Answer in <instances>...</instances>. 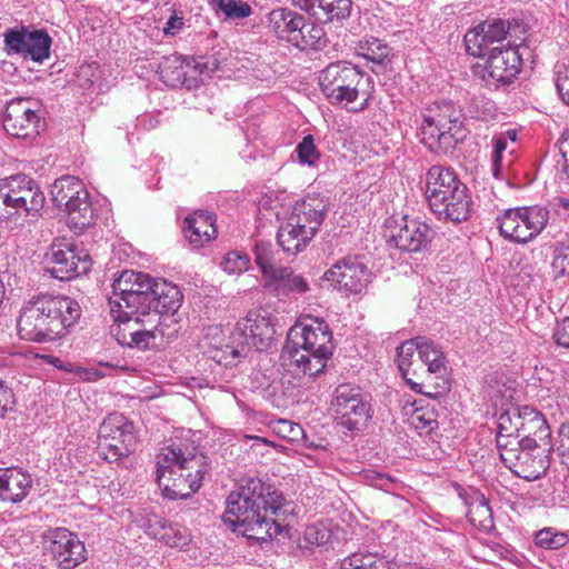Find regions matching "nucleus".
Here are the masks:
<instances>
[{
	"mask_svg": "<svg viewBox=\"0 0 569 569\" xmlns=\"http://www.w3.org/2000/svg\"><path fill=\"white\" fill-rule=\"evenodd\" d=\"M418 358L427 366L429 373H441L446 370L442 350L426 337H418Z\"/></svg>",
	"mask_w": 569,
	"mask_h": 569,
	"instance_id": "37",
	"label": "nucleus"
},
{
	"mask_svg": "<svg viewBox=\"0 0 569 569\" xmlns=\"http://www.w3.org/2000/svg\"><path fill=\"white\" fill-rule=\"evenodd\" d=\"M551 273L555 280H569V237L553 249Z\"/></svg>",
	"mask_w": 569,
	"mask_h": 569,
	"instance_id": "45",
	"label": "nucleus"
},
{
	"mask_svg": "<svg viewBox=\"0 0 569 569\" xmlns=\"http://www.w3.org/2000/svg\"><path fill=\"white\" fill-rule=\"evenodd\" d=\"M522 407L512 406L500 413L497 426V448L499 452L512 447L520 445V431L523 425H521Z\"/></svg>",
	"mask_w": 569,
	"mask_h": 569,
	"instance_id": "30",
	"label": "nucleus"
},
{
	"mask_svg": "<svg viewBox=\"0 0 569 569\" xmlns=\"http://www.w3.org/2000/svg\"><path fill=\"white\" fill-rule=\"evenodd\" d=\"M254 260L262 276L269 281L281 266L276 264L274 252L270 242H257L254 244Z\"/></svg>",
	"mask_w": 569,
	"mask_h": 569,
	"instance_id": "42",
	"label": "nucleus"
},
{
	"mask_svg": "<svg viewBox=\"0 0 569 569\" xmlns=\"http://www.w3.org/2000/svg\"><path fill=\"white\" fill-rule=\"evenodd\" d=\"M418 352V337L406 340L397 348V362L398 368L403 378L410 373V368L413 365V357Z\"/></svg>",
	"mask_w": 569,
	"mask_h": 569,
	"instance_id": "48",
	"label": "nucleus"
},
{
	"mask_svg": "<svg viewBox=\"0 0 569 569\" xmlns=\"http://www.w3.org/2000/svg\"><path fill=\"white\" fill-rule=\"evenodd\" d=\"M46 202L38 183L26 174L0 180V221L10 228L36 221Z\"/></svg>",
	"mask_w": 569,
	"mask_h": 569,
	"instance_id": "7",
	"label": "nucleus"
},
{
	"mask_svg": "<svg viewBox=\"0 0 569 569\" xmlns=\"http://www.w3.org/2000/svg\"><path fill=\"white\" fill-rule=\"evenodd\" d=\"M555 84L561 101L569 106V63L556 64Z\"/></svg>",
	"mask_w": 569,
	"mask_h": 569,
	"instance_id": "50",
	"label": "nucleus"
},
{
	"mask_svg": "<svg viewBox=\"0 0 569 569\" xmlns=\"http://www.w3.org/2000/svg\"><path fill=\"white\" fill-rule=\"evenodd\" d=\"M326 213L327 204L322 199L307 197L295 206L288 220L305 232V238H313Z\"/></svg>",
	"mask_w": 569,
	"mask_h": 569,
	"instance_id": "26",
	"label": "nucleus"
},
{
	"mask_svg": "<svg viewBox=\"0 0 569 569\" xmlns=\"http://www.w3.org/2000/svg\"><path fill=\"white\" fill-rule=\"evenodd\" d=\"M462 113L450 101L435 102L420 126L421 142L433 153H447L462 138Z\"/></svg>",
	"mask_w": 569,
	"mask_h": 569,
	"instance_id": "9",
	"label": "nucleus"
},
{
	"mask_svg": "<svg viewBox=\"0 0 569 569\" xmlns=\"http://www.w3.org/2000/svg\"><path fill=\"white\" fill-rule=\"evenodd\" d=\"M521 431L519 440L530 439L537 445L550 447L551 432L543 415L536 409L523 406L521 416Z\"/></svg>",
	"mask_w": 569,
	"mask_h": 569,
	"instance_id": "31",
	"label": "nucleus"
},
{
	"mask_svg": "<svg viewBox=\"0 0 569 569\" xmlns=\"http://www.w3.org/2000/svg\"><path fill=\"white\" fill-rule=\"evenodd\" d=\"M511 23L502 19L487 20L468 31L465 36L467 52L473 57H485L487 51L498 46L511 36Z\"/></svg>",
	"mask_w": 569,
	"mask_h": 569,
	"instance_id": "20",
	"label": "nucleus"
},
{
	"mask_svg": "<svg viewBox=\"0 0 569 569\" xmlns=\"http://www.w3.org/2000/svg\"><path fill=\"white\" fill-rule=\"evenodd\" d=\"M403 379L406 380L407 385L410 387L411 390L418 393H423L422 383L413 381L411 378H409V375H407V377Z\"/></svg>",
	"mask_w": 569,
	"mask_h": 569,
	"instance_id": "63",
	"label": "nucleus"
},
{
	"mask_svg": "<svg viewBox=\"0 0 569 569\" xmlns=\"http://www.w3.org/2000/svg\"><path fill=\"white\" fill-rule=\"evenodd\" d=\"M114 325L111 335L123 347L147 350L160 346L164 340L176 336L179 330L178 320L166 318L170 323L161 322L157 312L122 311L111 312Z\"/></svg>",
	"mask_w": 569,
	"mask_h": 569,
	"instance_id": "5",
	"label": "nucleus"
},
{
	"mask_svg": "<svg viewBox=\"0 0 569 569\" xmlns=\"http://www.w3.org/2000/svg\"><path fill=\"white\" fill-rule=\"evenodd\" d=\"M367 479L370 481L371 486L380 488L385 491H388L393 483V480L388 475H383L377 471H368Z\"/></svg>",
	"mask_w": 569,
	"mask_h": 569,
	"instance_id": "54",
	"label": "nucleus"
},
{
	"mask_svg": "<svg viewBox=\"0 0 569 569\" xmlns=\"http://www.w3.org/2000/svg\"><path fill=\"white\" fill-rule=\"evenodd\" d=\"M81 316L79 303L67 296L39 293L23 302L17 318L18 336L29 342L63 338Z\"/></svg>",
	"mask_w": 569,
	"mask_h": 569,
	"instance_id": "2",
	"label": "nucleus"
},
{
	"mask_svg": "<svg viewBox=\"0 0 569 569\" xmlns=\"http://www.w3.org/2000/svg\"><path fill=\"white\" fill-rule=\"evenodd\" d=\"M13 405L14 399H0V418H3L12 409Z\"/></svg>",
	"mask_w": 569,
	"mask_h": 569,
	"instance_id": "61",
	"label": "nucleus"
},
{
	"mask_svg": "<svg viewBox=\"0 0 569 569\" xmlns=\"http://www.w3.org/2000/svg\"><path fill=\"white\" fill-rule=\"evenodd\" d=\"M47 271L61 281L71 280L87 273L91 268L90 256L83 250L53 244L48 257Z\"/></svg>",
	"mask_w": 569,
	"mask_h": 569,
	"instance_id": "21",
	"label": "nucleus"
},
{
	"mask_svg": "<svg viewBox=\"0 0 569 569\" xmlns=\"http://www.w3.org/2000/svg\"><path fill=\"white\" fill-rule=\"evenodd\" d=\"M485 63L483 80L489 86H505L513 81L520 72L522 64V54L520 46L511 44L498 46L487 51Z\"/></svg>",
	"mask_w": 569,
	"mask_h": 569,
	"instance_id": "17",
	"label": "nucleus"
},
{
	"mask_svg": "<svg viewBox=\"0 0 569 569\" xmlns=\"http://www.w3.org/2000/svg\"><path fill=\"white\" fill-rule=\"evenodd\" d=\"M312 238H305V232L297 228L291 221L287 219L282 223L277 233V240L283 251L289 253H298L302 251Z\"/></svg>",
	"mask_w": 569,
	"mask_h": 569,
	"instance_id": "38",
	"label": "nucleus"
},
{
	"mask_svg": "<svg viewBox=\"0 0 569 569\" xmlns=\"http://www.w3.org/2000/svg\"><path fill=\"white\" fill-rule=\"evenodd\" d=\"M409 422L420 433L426 435L438 428L437 413L429 405L416 407L409 417Z\"/></svg>",
	"mask_w": 569,
	"mask_h": 569,
	"instance_id": "44",
	"label": "nucleus"
},
{
	"mask_svg": "<svg viewBox=\"0 0 569 569\" xmlns=\"http://www.w3.org/2000/svg\"><path fill=\"white\" fill-rule=\"evenodd\" d=\"M32 488V478L20 468L0 469V500L18 503L22 501Z\"/></svg>",
	"mask_w": 569,
	"mask_h": 569,
	"instance_id": "28",
	"label": "nucleus"
},
{
	"mask_svg": "<svg viewBox=\"0 0 569 569\" xmlns=\"http://www.w3.org/2000/svg\"><path fill=\"white\" fill-rule=\"evenodd\" d=\"M552 338L558 346L569 349V317L556 326Z\"/></svg>",
	"mask_w": 569,
	"mask_h": 569,
	"instance_id": "53",
	"label": "nucleus"
},
{
	"mask_svg": "<svg viewBox=\"0 0 569 569\" xmlns=\"http://www.w3.org/2000/svg\"><path fill=\"white\" fill-rule=\"evenodd\" d=\"M507 148V141L505 138H497L495 140V146H493V150L496 151V153L498 152H502L506 150Z\"/></svg>",
	"mask_w": 569,
	"mask_h": 569,
	"instance_id": "64",
	"label": "nucleus"
},
{
	"mask_svg": "<svg viewBox=\"0 0 569 569\" xmlns=\"http://www.w3.org/2000/svg\"><path fill=\"white\" fill-rule=\"evenodd\" d=\"M157 481L171 500L187 499L199 490L208 471L207 458L194 447L171 441L156 456Z\"/></svg>",
	"mask_w": 569,
	"mask_h": 569,
	"instance_id": "4",
	"label": "nucleus"
},
{
	"mask_svg": "<svg viewBox=\"0 0 569 569\" xmlns=\"http://www.w3.org/2000/svg\"><path fill=\"white\" fill-rule=\"evenodd\" d=\"M548 220L549 211L540 206L507 209L497 219L500 234L518 243H526L540 234Z\"/></svg>",
	"mask_w": 569,
	"mask_h": 569,
	"instance_id": "14",
	"label": "nucleus"
},
{
	"mask_svg": "<svg viewBox=\"0 0 569 569\" xmlns=\"http://www.w3.org/2000/svg\"><path fill=\"white\" fill-rule=\"evenodd\" d=\"M290 505L282 493L260 479L250 478L231 491L222 520L233 532L267 542L289 527Z\"/></svg>",
	"mask_w": 569,
	"mask_h": 569,
	"instance_id": "1",
	"label": "nucleus"
},
{
	"mask_svg": "<svg viewBox=\"0 0 569 569\" xmlns=\"http://www.w3.org/2000/svg\"><path fill=\"white\" fill-rule=\"evenodd\" d=\"M276 333L270 319L258 313L249 312L239 320L228 337L224 345H212L209 356L216 362L224 366L233 365L239 357H246L253 349L256 351L268 350Z\"/></svg>",
	"mask_w": 569,
	"mask_h": 569,
	"instance_id": "8",
	"label": "nucleus"
},
{
	"mask_svg": "<svg viewBox=\"0 0 569 569\" xmlns=\"http://www.w3.org/2000/svg\"><path fill=\"white\" fill-rule=\"evenodd\" d=\"M137 432L124 415L112 412L99 427L98 453L108 462H117L136 450Z\"/></svg>",
	"mask_w": 569,
	"mask_h": 569,
	"instance_id": "11",
	"label": "nucleus"
},
{
	"mask_svg": "<svg viewBox=\"0 0 569 569\" xmlns=\"http://www.w3.org/2000/svg\"><path fill=\"white\" fill-rule=\"evenodd\" d=\"M46 543L47 552L61 569H72L86 559L83 542L66 528L50 531Z\"/></svg>",
	"mask_w": 569,
	"mask_h": 569,
	"instance_id": "22",
	"label": "nucleus"
},
{
	"mask_svg": "<svg viewBox=\"0 0 569 569\" xmlns=\"http://www.w3.org/2000/svg\"><path fill=\"white\" fill-rule=\"evenodd\" d=\"M2 124L4 130L14 138H33L40 133L44 124L43 111L34 99L16 98L7 103Z\"/></svg>",
	"mask_w": 569,
	"mask_h": 569,
	"instance_id": "15",
	"label": "nucleus"
},
{
	"mask_svg": "<svg viewBox=\"0 0 569 569\" xmlns=\"http://www.w3.org/2000/svg\"><path fill=\"white\" fill-rule=\"evenodd\" d=\"M212 9L221 12L226 20H240L252 13L250 4L242 0H210Z\"/></svg>",
	"mask_w": 569,
	"mask_h": 569,
	"instance_id": "41",
	"label": "nucleus"
},
{
	"mask_svg": "<svg viewBox=\"0 0 569 569\" xmlns=\"http://www.w3.org/2000/svg\"><path fill=\"white\" fill-rule=\"evenodd\" d=\"M139 279L134 281V286L132 288V296L134 297V305L132 306L131 311H140L147 312L149 310V299L152 293L153 282L156 279H152L149 274L143 272H138Z\"/></svg>",
	"mask_w": 569,
	"mask_h": 569,
	"instance_id": "43",
	"label": "nucleus"
},
{
	"mask_svg": "<svg viewBox=\"0 0 569 569\" xmlns=\"http://www.w3.org/2000/svg\"><path fill=\"white\" fill-rule=\"evenodd\" d=\"M552 208L559 216L569 218V198L557 197L552 201Z\"/></svg>",
	"mask_w": 569,
	"mask_h": 569,
	"instance_id": "56",
	"label": "nucleus"
},
{
	"mask_svg": "<svg viewBox=\"0 0 569 569\" xmlns=\"http://www.w3.org/2000/svg\"><path fill=\"white\" fill-rule=\"evenodd\" d=\"M182 27L183 18L178 17L177 14H172L166 22L163 31L166 34L174 36L181 30Z\"/></svg>",
	"mask_w": 569,
	"mask_h": 569,
	"instance_id": "55",
	"label": "nucleus"
},
{
	"mask_svg": "<svg viewBox=\"0 0 569 569\" xmlns=\"http://www.w3.org/2000/svg\"><path fill=\"white\" fill-rule=\"evenodd\" d=\"M427 200L440 220L455 223L467 220L470 212L468 189L453 170L433 166L427 172Z\"/></svg>",
	"mask_w": 569,
	"mask_h": 569,
	"instance_id": "6",
	"label": "nucleus"
},
{
	"mask_svg": "<svg viewBox=\"0 0 569 569\" xmlns=\"http://www.w3.org/2000/svg\"><path fill=\"white\" fill-rule=\"evenodd\" d=\"M332 408L338 423L350 431L359 430L371 417L370 403L360 388L349 383H342L336 388Z\"/></svg>",
	"mask_w": 569,
	"mask_h": 569,
	"instance_id": "16",
	"label": "nucleus"
},
{
	"mask_svg": "<svg viewBox=\"0 0 569 569\" xmlns=\"http://www.w3.org/2000/svg\"><path fill=\"white\" fill-rule=\"evenodd\" d=\"M535 542L542 549L558 550L569 542V536L565 531H559L552 527H546L536 532Z\"/></svg>",
	"mask_w": 569,
	"mask_h": 569,
	"instance_id": "46",
	"label": "nucleus"
},
{
	"mask_svg": "<svg viewBox=\"0 0 569 569\" xmlns=\"http://www.w3.org/2000/svg\"><path fill=\"white\" fill-rule=\"evenodd\" d=\"M306 536L309 541L316 542L317 545H322L327 540L326 532H318L316 527H309L306 531Z\"/></svg>",
	"mask_w": 569,
	"mask_h": 569,
	"instance_id": "58",
	"label": "nucleus"
},
{
	"mask_svg": "<svg viewBox=\"0 0 569 569\" xmlns=\"http://www.w3.org/2000/svg\"><path fill=\"white\" fill-rule=\"evenodd\" d=\"M141 527L148 536L171 548L183 549L191 541V535L187 527L171 523L156 513L147 515Z\"/></svg>",
	"mask_w": 569,
	"mask_h": 569,
	"instance_id": "23",
	"label": "nucleus"
},
{
	"mask_svg": "<svg viewBox=\"0 0 569 569\" xmlns=\"http://www.w3.org/2000/svg\"><path fill=\"white\" fill-rule=\"evenodd\" d=\"M192 68L200 73L213 72L217 68L216 63L212 67L203 61H187L181 56L172 54L163 57L158 66L161 80L169 87L177 88L187 84L188 70Z\"/></svg>",
	"mask_w": 569,
	"mask_h": 569,
	"instance_id": "25",
	"label": "nucleus"
},
{
	"mask_svg": "<svg viewBox=\"0 0 569 569\" xmlns=\"http://www.w3.org/2000/svg\"><path fill=\"white\" fill-rule=\"evenodd\" d=\"M467 517L473 527L482 530L483 532H490L495 527L492 510L483 495L476 493L471 498L468 506Z\"/></svg>",
	"mask_w": 569,
	"mask_h": 569,
	"instance_id": "36",
	"label": "nucleus"
},
{
	"mask_svg": "<svg viewBox=\"0 0 569 569\" xmlns=\"http://www.w3.org/2000/svg\"><path fill=\"white\" fill-rule=\"evenodd\" d=\"M368 267L357 256H347L338 260L325 272V280L338 291L349 296L361 293L370 282Z\"/></svg>",
	"mask_w": 569,
	"mask_h": 569,
	"instance_id": "18",
	"label": "nucleus"
},
{
	"mask_svg": "<svg viewBox=\"0 0 569 569\" xmlns=\"http://www.w3.org/2000/svg\"><path fill=\"white\" fill-rule=\"evenodd\" d=\"M77 373H79V376L84 379V380H88V381H96V380H99L100 378L104 377V373H102L100 370L98 369H82V368H79L77 370Z\"/></svg>",
	"mask_w": 569,
	"mask_h": 569,
	"instance_id": "57",
	"label": "nucleus"
},
{
	"mask_svg": "<svg viewBox=\"0 0 569 569\" xmlns=\"http://www.w3.org/2000/svg\"><path fill=\"white\" fill-rule=\"evenodd\" d=\"M302 18L303 16L293 10L277 8L269 13V28L279 39L291 42L299 23H302Z\"/></svg>",
	"mask_w": 569,
	"mask_h": 569,
	"instance_id": "34",
	"label": "nucleus"
},
{
	"mask_svg": "<svg viewBox=\"0 0 569 569\" xmlns=\"http://www.w3.org/2000/svg\"><path fill=\"white\" fill-rule=\"evenodd\" d=\"M3 37L7 50L24 59L41 63L50 57L52 39L44 31H29L26 28L9 29Z\"/></svg>",
	"mask_w": 569,
	"mask_h": 569,
	"instance_id": "19",
	"label": "nucleus"
},
{
	"mask_svg": "<svg viewBox=\"0 0 569 569\" xmlns=\"http://www.w3.org/2000/svg\"><path fill=\"white\" fill-rule=\"evenodd\" d=\"M432 237L433 231L426 222L403 217L402 223L392 234L391 240L402 251L420 252L428 248Z\"/></svg>",
	"mask_w": 569,
	"mask_h": 569,
	"instance_id": "24",
	"label": "nucleus"
},
{
	"mask_svg": "<svg viewBox=\"0 0 569 569\" xmlns=\"http://www.w3.org/2000/svg\"><path fill=\"white\" fill-rule=\"evenodd\" d=\"M325 34V30L321 26L312 21H307L303 17L302 23H299L298 30L293 33V37H291L290 43L300 50L309 48L320 49L326 43Z\"/></svg>",
	"mask_w": 569,
	"mask_h": 569,
	"instance_id": "35",
	"label": "nucleus"
},
{
	"mask_svg": "<svg viewBox=\"0 0 569 569\" xmlns=\"http://www.w3.org/2000/svg\"><path fill=\"white\" fill-rule=\"evenodd\" d=\"M0 399H14L12 390L0 380Z\"/></svg>",
	"mask_w": 569,
	"mask_h": 569,
	"instance_id": "62",
	"label": "nucleus"
},
{
	"mask_svg": "<svg viewBox=\"0 0 569 569\" xmlns=\"http://www.w3.org/2000/svg\"><path fill=\"white\" fill-rule=\"evenodd\" d=\"M278 433L289 441H298L305 435L299 423L289 420H279L277 425Z\"/></svg>",
	"mask_w": 569,
	"mask_h": 569,
	"instance_id": "52",
	"label": "nucleus"
},
{
	"mask_svg": "<svg viewBox=\"0 0 569 569\" xmlns=\"http://www.w3.org/2000/svg\"><path fill=\"white\" fill-rule=\"evenodd\" d=\"M296 152L299 161L309 166L315 164L320 158V153L316 148L313 137L310 134L306 136L297 146Z\"/></svg>",
	"mask_w": 569,
	"mask_h": 569,
	"instance_id": "51",
	"label": "nucleus"
},
{
	"mask_svg": "<svg viewBox=\"0 0 569 569\" xmlns=\"http://www.w3.org/2000/svg\"><path fill=\"white\" fill-rule=\"evenodd\" d=\"M269 282L274 283L277 289L287 293L303 295L310 290L307 280L287 267L278 269Z\"/></svg>",
	"mask_w": 569,
	"mask_h": 569,
	"instance_id": "39",
	"label": "nucleus"
},
{
	"mask_svg": "<svg viewBox=\"0 0 569 569\" xmlns=\"http://www.w3.org/2000/svg\"><path fill=\"white\" fill-rule=\"evenodd\" d=\"M560 151L565 160V167L569 174V133L565 137V139L560 143Z\"/></svg>",
	"mask_w": 569,
	"mask_h": 569,
	"instance_id": "59",
	"label": "nucleus"
},
{
	"mask_svg": "<svg viewBox=\"0 0 569 569\" xmlns=\"http://www.w3.org/2000/svg\"><path fill=\"white\" fill-rule=\"evenodd\" d=\"M520 442L499 452L500 459L517 477L529 481L537 480L549 469L551 447L537 445L530 439Z\"/></svg>",
	"mask_w": 569,
	"mask_h": 569,
	"instance_id": "13",
	"label": "nucleus"
},
{
	"mask_svg": "<svg viewBox=\"0 0 569 569\" xmlns=\"http://www.w3.org/2000/svg\"><path fill=\"white\" fill-rule=\"evenodd\" d=\"M183 232L193 248H200L216 238V218L211 213L196 211L186 217Z\"/></svg>",
	"mask_w": 569,
	"mask_h": 569,
	"instance_id": "29",
	"label": "nucleus"
},
{
	"mask_svg": "<svg viewBox=\"0 0 569 569\" xmlns=\"http://www.w3.org/2000/svg\"><path fill=\"white\" fill-rule=\"evenodd\" d=\"M359 49L363 58L377 64H383L390 56V48L387 43L373 37L360 41Z\"/></svg>",
	"mask_w": 569,
	"mask_h": 569,
	"instance_id": "47",
	"label": "nucleus"
},
{
	"mask_svg": "<svg viewBox=\"0 0 569 569\" xmlns=\"http://www.w3.org/2000/svg\"><path fill=\"white\" fill-rule=\"evenodd\" d=\"M137 279H139V274L133 270H124L114 279L111 286L112 295L108 297L111 312L122 311V308L132 309L134 305L132 288Z\"/></svg>",
	"mask_w": 569,
	"mask_h": 569,
	"instance_id": "32",
	"label": "nucleus"
},
{
	"mask_svg": "<svg viewBox=\"0 0 569 569\" xmlns=\"http://www.w3.org/2000/svg\"><path fill=\"white\" fill-rule=\"evenodd\" d=\"M341 569H393V566L376 553L357 552L342 560Z\"/></svg>",
	"mask_w": 569,
	"mask_h": 569,
	"instance_id": "40",
	"label": "nucleus"
},
{
	"mask_svg": "<svg viewBox=\"0 0 569 569\" xmlns=\"http://www.w3.org/2000/svg\"><path fill=\"white\" fill-rule=\"evenodd\" d=\"M249 258L244 253L230 251L221 261V268L229 274H240L248 269Z\"/></svg>",
	"mask_w": 569,
	"mask_h": 569,
	"instance_id": "49",
	"label": "nucleus"
},
{
	"mask_svg": "<svg viewBox=\"0 0 569 569\" xmlns=\"http://www.w3.org/2000/svg\"><path fill=\"white\" fill-rule=\"evenodd\" d=\"M52 201L64 207L70 229L82 231L94 222L96 213L83 182L72 176L57 179L51 189Z\"/></svg>",
	"mask_w": 569,
	"mask_h": 569,
	"instance_id": "10",
	"label": "nucleus"
},
{
	"mask_svg": "<svg viewBox=\"0 0 569 569\" xmlns=\"http://www.w3.org/2000/svg\"><path fill=\"white\" fill-rule=\"evenodd\" d=\"M501 159H502V152L496 153V151L493 150L492 157H491V162H492V173L496 178L499 177V172L502 167Z\"/></svg>",
	"mask_w": 569,
	"mask_h": 569,
	"instance_id": "60",
	"label": "nucleus"
},
{
	"mask_svg": "<svg viewBox=\"0 0 569 569\" xmlns=\"http://www.w3.org/2000/svg\"><path fill=\"white\" fill-rule=\"evenodd\" d=\"M363 80V73L357 67L345 61L330 63L319 76V84L323 94L332 104L345 107L357 101Z\"/></svg>",
	"mask_w": 569,
	"mask_h": 569,
	"instance_id": "12",
	"label": "nucleus"
},
{
	"mask_svg": "<svg viewBox=\"0 0 569 569\" xmlns=\"http://www.w3.org/2000/svg\"><path fill=\"white\" fill-rule=\"evenodd\" d=\"M332 333L325 320L309 318L290 328L281 351L286 371L301 379L300 386L322 373L332 356Z\"/></svg>",
	"mask_w": 569,
	"mask_h": 569,
	"instance_id": "3",
	"label": "nucleus"
},
{
	"mask_svg": "<svg viewBox=\"0 0 569 569\" xmlns=\"http://www.w3.org/2000/svg\"><path fill=\"white\" fill-rule=\"evenodd\" d=\"M300 9L326 20L345 19L351 11V0H293Z\"/></svg>",
	"mask_w": 569,
	"mask_h": 569,
	"instance_id": "33",
	"label": "nucleus"
},
{
	"mask_svg": "<svg viewBox=\"0 0 569 569\" xmlns=\"http://www.w3.org/2000/svg\"><path fill=\"white\" fill-rule=\"evenodd\" d=\"M149 299V311L157 312L161 316V322H166V318L176 319L174 315L181 307L182 293L178 286L159 279L153 282V289ZM167 323H170L167 320Z\"/></svg>",
	"mask_w": 569,
	"mask_h": 569,
	"instance_id": "27",
	"label": "nucleus"
}]
</instances>
